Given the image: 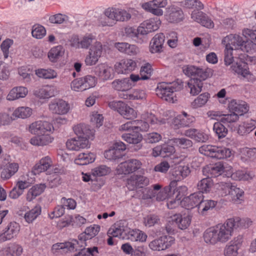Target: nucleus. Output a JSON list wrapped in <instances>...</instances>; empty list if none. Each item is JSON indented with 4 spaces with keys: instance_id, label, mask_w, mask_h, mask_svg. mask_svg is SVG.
Here are the masks:
<instances>
[{
    "instance_id": "nucleus-23",
    "label": "nucleus",
    "mask_w": 256,
    "mask_h": 256,
    "mask_svg": "<svg viewBox=\"0 0 256 256\" xmlns=\"http://www.w3.org/2000/svg\"><path fill=\"white\" fill-rule=\"evenodd\" d=\"M164 36L163 34H156L151 40L150 50L152 53L160 52L162 50L164 42Z\"/></svg>"
},
{
    "instance_id": "nucleus-45",
    "label": "nucleus",
    "mask_w": 256,
    "mask_h": 256,
    "mask_svg": "<svg viewBox=\"0 0 256 256\" xmlns=\"http://www.w3.org/2000/svg\"><path fill=\"white\" fill-rule=\"evenodd\" d=\"M170 141L172 144L184 149L191 148L193 145V142L191 140L184 137L180 138H174L171 139Z\"/></svg>"
},
{
    "instance_id": "nucleus-59",
    "label": "nucleus",
    "mask_w": 256,
    "mask_h": 256,
    "mask_svg": "<svg viewBox=\"0 0 256 256\" xmlns=\"http://www.w3.org/2000/svg\"><path fill=\"white\" fill-rule=\"evenodd\" d=\"M209 96L210 94L207 92L200 94L192 102V107L196 108L203 106L208 102Z\"/></svg>"
},
{
    "instance_id": "nucleus-51",
    "label": "nucleus",
    "mask_w": 256,
    "mask_h": 256,
    "mask_svg": "<svg viewBox=\"0 0 256 256\" xmlns=\"http://www.w3.org/2000/svg\"><path fill=\"white\" fill-rule=\"evenodd\" d=\"M96 42H100L96 41L95 37L92 34L84 36L82 40L78 42V46L82 48L88 49L90 46L95 45Z\"/></svg>"
},
{
    "instance_id": "nucleus-64",
    "label": "nucleus",
    "mask_w": 256,
    "mask_h": 256,
    "mask_svg": "<svg viewBox=\"0 0 256 256\" xmlns=\"http://www.w3.org/2000/svg\"><path fill=\"white\" fill-rule=\"evenodd\" d=\"M82 78L86 90L94 87L97 82L96 78L94 76L88 75Z\"/></svg>"
},
{
    "instance_id": "nucleus-41",
    "label": "nucleus",
    "mask_w": 256,
    "mask_h": 256,
    "mask_svg": "<svg viewBox=\"0 0 256 256\" xmlns=\"http://www.w3.org/2000/svg\"><path fill=\"white\" fill-rule=\"evenodd\" d=\"M231 68L235 72L244 78H246L250 74L248 66L246 63L244 62L240 61L239 62H236Z\"/></svg>"
},
{
    "instance_id": "nucleus-14",
    "label": "nucleus",
    "mask_w": 256,
    "mask_h": 256,
    "mask_svg": "<svg viewBox=\"0 0 256 256\" xmlns=\"http://www.w3.org/2000/svg\"><path fill=\"white\" fill-rule=\"evenodd\" d=\"M102 44L100 42H96L95 45H92L90 48L88 55L85 59L86 64L87 66L95 64L102 55Z\"/></svg>"
},
{
    "instance_id": "nucleus-6",
    "label": "nucleus",
    "mask_w": 256,
    "mask_h": 256,
    "mask_svg": "<svg viewBox=\"0 0 256 256\" xmlns=\"http://www.w3.org/2000/svg\"><path fill=\"white\" fill-rule=\"evenodd\" d=\"M110 108L116 110L121 116L126 119H131L136 116V112L132 108L122 101H112L109 102Z\"/></svg>"
},
{
    "instance_id": "nucleus-47",
    "label": "nucleus",
    "mask_w": 256,
    "mask_h": 256,
    "mask_svg": "<svg viewBox=\"0 0 256 256\" xmlns=\"http://www.w3.org/2000/svg\"><path fill=\"white\" fill-rule=\"evenodd\" d=\"M96 158L93 153H82L78 154L76 164L80 165H86L94 162Z\"/></svg>"
},
{
    "instance_id": "nucleus-36",
    "label": "nucleus",
    "mask_w": 256,
    "mask_h": 256,
    "mask_svg": "<svg viewBox=\"0 0 256 256\" xmlns=\"http://www.w3.org/2000/svg\"><path fill=\"white\" fill-rule=\"evenodd\" d=\"M53 140L54 138L49 134H42L32 137L30 140V142L34 146H44L51 143Z\"/></svg>"
},
{
    "instance_id": "nucleus-19",
    "label": "nucleus",
    "mask_w": 256,
    "mask_h": 256,
    "mask_svg": "<svg viewBox=\"0 0 256 256\" xmlns=\"http://www.w3.org/2000/svg\"><path fill=\"white\" fill-rule=\"evenodd\" d=\"M49 108L54 114H66L70 110L68 104L62 100H56L49 104Z\"/></svg>"
},
{
    "instance_id": "nucleus-40",
    "label": "nucleus",
    "mask_w": 256,
    "mask_h": 256,
    "mask_svg": "<svg viewBox=\"0 0 256 256\" xmlns=\"http://www.w3.org/2000/svg\"><path fill=\"white\" fill-rule=\"evenodd\" d=\"M188 86L192 96L197 95L202 91L203 82L196 78H191L188 82Z\"/></svg>"
},
{
    "instance_id": "nucleus-29",
    "label": "nucleus",
    "mask_w": 256,
    "mask_h": 256,
    "mask_svg": "<svg viewBox=\"0 0 256 256\" xmlns=\"http://www.w3.org/2000/svg\"><path fill=\"white\" fill-rule=\"evenodd\" d=\"M28 89L24 86H16L12 88L6 96V100H14L20 98H24L28 94Z\"/></svg>"
},
{
    "instance_id": "nucleus-37",
    "label": "nucleus",
    "mask_w": 256,
    "mask_h": 256,
    "mask_svg": "<svg viewBox=\"0 0 256 256\" xmlns=\"http://www.w3.org/2000/svg\"><path fill=\"white\" fill-rule=\"evenodd\" d=\"M204 238L206 243L215 244L218 242V236L216 226L207 229L204 232Z\"/></svg>"
},
{
    "instance_id": "nucleus-44",
    "label": "nucleus",
    "mask_w": 256,
    "mask_h": 256,
    "mask_svg": "<svg viewBox=\"0 0 256 256\" xmlns=\"http://www.w3.org/2000/svg\"><path fill=\"white\" fill-rule=\"evenodd\" d=\"M213 185V182L210 178L207 176L201 180L197 184L198 192L208 193L210 192Z\"/></svg>"
},
{
    "instance_id": "nucleus-55",
    "label": "nucleus",
    "mask_w": 256,
    "mask_h": 256,
    "mask_svg": "<svg viewBox=\"0 0 256 256\" xmlns=\"http://www.w3.org/2000/svg\"><path fill=\"white\" fill-rule=\"evenodd\" d=\"M217 146L204 144L199 148V152L205 156H209L212 158H215L216 151V150Z\"/></svg>"
},
{
    "instance_id": "nucleus-60",
    "label": "nucleus",
    "mask_w": 256,
    "mask_h": 256,
    "mask_svg": "<svg viewBox=\"0 0 256 256\" xmlns=\"http://www.w3.org/2000/svg\"><path fill=\"white\" fill-rule=\"evenodd\" d=\"M32 34L33 37L40 39L46 35V30L43 26L40 24H35L32 27Z\"/></svg>"
},
{
    "instance_id": "nucleus-13",
    "label": "nucleus",
    "mask_w": 256,
    "mask_h": 256,
    "mask_svg": "<svg viewBox=\"0 0 256 256\" xmlns=\"http://www.w3.org/2000/svg\"><path fill=\"white\" fill-rule=\"evenodd\" d=\"M54 130L52 124L46 121L39 120L32 123L29 126V131L34 134H44Z\"/></svg>"
},
{
    "instance_id": "nucleus-43",
    "label": "nucleus",
    "mask_w": 256,
    "mask_h": 256,
    "mask_svg": "<svg viewBox=\"0 0 256 256\" xmlns=\"http://www.w3.org/2000/svg\"><path fill=\"white\" fill-rule=\"evenodd\" d=\"M18 166L16 163L9 164L6 168L2 169L0 174L2 178L8 180L18 170Z\"/></svg>"
},
{
    "instance_id": "nucleus-63",
    "label": "nucleus",
    "mask_w": 256,
    "mask_h": 256,
    "mask_svg": "<svg viewBox=\"0 0 256 256\" xmlns=\"http://www.w3.org/2000/svg\"><path fill=\"white\" fill-rule=\"evenodd\" d=\"M224 62L226 66H229L232 64L234 62V56L232 54V48L224 46Z\"/></svg>"
},
{
    "instance_id": "nucleus-12",
    "label": "nucleus",
    "mask_w": 256,
    "mask_h": 256,
    "mask_svg": "<svg viewBox=\"0 0 256 256\" xmlns=\"http://www.w3.org/2000/svg\"><path fill=\"white\" fill-rule=\"evenodd\" d=\"M104 15L109 19L116 21H127L131 18V15L124 10L108 8L104 11Z\"/></svg>"
},
{
    "instance_id": "nucleus-42",
    "label": "nucleus",
    "mask_w": 256,
    "mask_h": 256,
    "mask_svg": "<svg viewBox=\"0 0 256 256\" xmlns=\"http://www.w3.org/2000/svg\"><path fill=\"white\" fill-rule=\"evenodd\" d=\"M217 202L211 200H202L198 207V212L202 215H205L209 210H212L216 205Z\"/></svg>"
},
{
    "instance_id": "nucleus-39",
    "label": "nucleus",
    "mask_w": 256,
    "mask_h": 256,
    "mask_svg": "<svg viewBox=\"0 0 256 256\" xmlns=\"http://www.w3.org/2000/svg\"><path fill=\"white\" fill-rule=\"evenodd\" d=\"M112 69L105 64H101L96 68V74L104 80H107L112 78Z\"/></svg>"
},
{
    "instance_id": "nucleus-1",
    "label": "nucleus",
    "mask_w": 256,
    "mask_h": 256,
    "mask_svg": "<svg viewBox=\"0 0 256 256\" xmlns=\"http://www.w3.org/2000/svg\"><path fill=\"white\" fill-rule=\"evenodd\" d=\"M100 230V226L98 225H94L88 227L84 232L78 236V240H72L71 242L64 243H60L53 245L56 249H67L70 252L77 250L79 248L84 247L86 244V241L90 240L96 236Z\"/></svg>"
},
{
    "instance_id": "nucleus-54",
    "label": "nucleus",
    "mask_w": 256,
    "mask_h": 256,
    "mask_svg": "<svg viewBox=\"0 0 256 256\" xmlns=\"http://www.w3.org/2000/svg\"><path fill=\"white\" fill-rule=\"evenodd\" d=\"M41 212V208L36 206L34 208L26 212L24 214V219L28 223L32 222Z\"/></svg>"
},
{
    "instance_id": "nucleus-49",
    "label": "nucleus",
    "mask_w": 256,
    "mask_h": 256,
    "mask_svg": "<svg viewBox=\"0 0 256 256\" xmlns=\"http://www.w3.org/2000/svg\"><path fill=\"white\" fill-rule=\"evenodd\" d=\"M6 256H20L22 252V247L17 244H13L4 250Z\"/></svg>"
},
{
    "instance_id": "nucleus-53",
    "label": "nucleus",
    "mask_w": 256,
    "mask_h": 256,
    "mask_svg": "<svg viewBox=\"0 0 256 256\" xmlns=\"http://www.w3.org/2000/svg\"><path fill=\"white\" fill-rule=\"evenodd\" d=\"M36 75L45 79L54 78L57 76V73L52 69H38L36 70Z\"/></svg>"
},
{
    "instance_id": "nucleus-22",
    "label": "nucleus",
    "mask_w": 256,
    "mask_h": 256,
    "mask_svg": "<svg viewBox=\"0 0 256 256\" xmlns=\"http://www.w3.org/2000/svg\"><path fill=\"white\" fill-rule=\"evenodd\" d=\"M184 134L198 142H205L209 138L208 135L196 128H190L184 132Z\"/></svg>"
},
{
    "instance_id": "nucleus-24",
    "label": "nucleus",
    "mask_w": 256,
    "mask_h": 256,
    "mask_svg": "<svg viewBox=\"0 0 256 256\" xmlns=\"http://www.w3.org/2000/svg\"><path fill=\"white\" fill-rule=\"evenodd\" d=\"M175 152L174 146L167 144L158 146L152 150V154L154 156H160L163 158L170 156Z\"/></svg>"
},
{
    "instance_id": "nucleus-5",
    "label": "nucleus",
    "mask_w": 256,
    "mask_h": 256,
    "mask_svg": "<svg viewBox=\"0 0 256 256\" xmlns=\"http://www.w3.org/2000/svg\"><path fill=\"white\" fill-rule=\"evenodd\" d=\"M141 162L136 159H130L119 164L116 172L118 174H129L141 168Z\"/></svg>"
},
{
    "instance_id": "nucleus-11",
    "label": "nucleus",
    "mask_w": 256,
    "mask_h": 256,
    "mask_svg": "<svg viewBox=\"0 0 256 256\" xmlns=\"http://www.w3.org/2000/svg\"><path fill=\"white\" fill-rule=\"evenodd\" d=\"M149 184V178L142 175L134 174L127 180V187L130 190L143 188Z\"/></svg>"
},
{
    "instance_id": "nucleus-38",
    "label": "nucleus",
    "mask_w": 256,
    "mask_h": 256,
    "mask_svg": "<svg viewBox=\"0 0 256 256\" xmlns=\"http://www.w3.org/2000/svg\"><path fill=\"white\" fill-rule=\"evenodd\" d=\"M112 87L116 90L126 92L132 88V84L129 82V78L114 80L112 83Z\"/></svg>"
},
{
    "instance_id": "nucleus-8",
    "label": "nucleus",
    "mask_w": 256,
    "mask_h": 256,
    "mask_svg": "<svg viewBox=\"0 0 256 256\" xmlns=\"http://www.w3.org/2000/svg\"><path fill=\"white\" fill-rule=\"evenodd\" d=\"M168 83L160 82L156 89V94L161 99L169 102L174 103L176 100V94L170 89Z\"/></svg>"
},
{
    "instance_id": "nucleus-17",
    "label": "nucleus",
    "mask_w": 256,
    "mask_h": 256,
    "mask_svg": "<svg viewBox=\"0 0 256 256\" xmlns=\"http://www.w3.org/2000/svg\"><path fill=\"white\" fill-rule=\"evenodd\" d=\"M203 198L204 196L202 192H196L184 198L182 202L186 208L190 210L194 207H197L198 210L199 206L202 202Z\"/></svg>"
},
{
    "instance_id": "nucleus-61",
    "label": "nucleus",
    "mask_w": 256,
    "mask_h": 256,
    "mask_svg": "<svg viewBox=\"0 0 256 256\" xmlns=\"http://www.w3.org/2000/svg\"><path fill=\"white\" fill-rule=\"evenodd\" d=\"M135 132H145L149 128V124L148 122L142 120H133Z\"/></svg>"
},
{
    "instance_id": "nucleus-4",
    "label": "nucleus",
    "mask_w": 256,
    "mask_h": 256,
    "mask_svg": "<svg viewBox=\"0 0 256 256\" xmlns=\"http://www.w3.org/2000/svg\"><path fill=\"white\" fill-rule=\"evenodd\" d=\"M190 170L188 166H176L170 170L171 178L172 180L170 182L168 186L165 187L166 190L170 191L177 186V182L186 178L190 174Z\"/></svg>"
},
{
    "instance_id": "nucleus-30",
    "label": "nucleus",
    "mask_w": 256,
    "mask_h": 256,
    "mask_svg": "<svg viewBox=\"0 0 256 256\" xmlns=\"http://www.w3.org/2000/svg\"><path fill=\"white\" fill-rule=\"evenodd\" d=\"M52 166V161L50 158L46 156L42 158L40 162L36 164L34 167L33 172L34 174H38L42 172L47 170Z\"/></svg>"
},
{
    "instance_id": "nucleus-35",
    "label": "nucleus",
    "mask_w": 256,
    "mask_h": 256,
    "mask_svg": "<svg viewBox=\"0 0 256 256\" xmlns=\"http://www.w3.org/2000/svg\"><path fill=\"white\" fill-rule=\"evenodd\" d=\"M57 92L54 86H46L34 92V95L40 98H48L54 96Z\"/></svg>"
},
{
    "instance_id": "nucleus-25",
    "label": "nucleus",
    "mask_w": 256,
    "mask_h": 256,
    "mask_svg": "<svg viewBox=\"0 0 256 256\" xmlns=\"http://www.w3.org/2000/svg\"><path fill=\"white\" fill-rule=\"evenodd\" d=\"M224 170L223 164L220 162H218L214 165L204 168L202 172L208 178H215L220 176L224 172Z\"/></svg>"
},
{
    "instance_id": "nucleus-56",
    "label": "nucleus",
    "mask_w": 256,
    "mask_h": 256,
    "mask_svg": "<svg viewBox=\"0 0 256 256\" xmlns=\"http://www.w3.org/2000/svg\"><path fill=\"white\" fill-rule=\"evenodd\" d=\"M217 146L204 144L199 148V152L205 156H209L212 158H215L216 151V150Z\"/></svg>"
},
{
    "instance_id": "nucleus-62",
    "label": "nucleus",
    "mask_w": 256,
    "mask_h": 256,
    "mask_svg": "<svg viewBox=\"0 0 256 256\" xmlns=\"http://www.w3.org/2000/svg\"><path fill=\"white\" fill-rule=\"evenodd\" d=\"M121 152L114 148L112 149L106 150L104 153V156L110 160H116L122 158Z\"/></svg>"
},
{
    "instance_id": "nucleus-2",
    "label": "nucleus",
    "mask_w": 256,
    "mask_h": 256,
    "mask_svg": "<svg viewBox=\"0 0 256 256\" xmlns=\"http://www.w3.org/2000/svg\"><path fill=\"white\" fill-rule=\"evenodd\" d=\"M222 44L224 46L231 47L233 50H241L244 52H248L252 50V44L243 39L238 34H230L223 38Z\"/></svg>"
},
{
    "instance_id": "nucleus-27",
    "label": "nucleus",
    "mask_w": 256,
    "mask_h": 256,
    "mask_svg": "<svg viewBox=\"0 0 256 256\" xmlns=\"http://www.w3.org/2000/svg\"><path fill=\"white\" fill-rule=\"evenodd\" d=\"M73 130L77 136H80L88 140L93 137V130L85 124H80L75 126L73 127Z\"/></svg>"
},
{
    "instance_id": "nucleus-10",
    "label": "nucleus",
    "mask_w": 256,
    "mask_h": 256,
    "mask_svg": "<svg viewBox=\"0 0 256 256\" xmlns=\"http://www.w3.org/2000/svg\"><path fill=\"white\" fill-rule=\"evenodd\" d=\"M165 16L166 20L171 23H178L184 18L182 9L174 5H171L166 8Z\"/></svg>"
},
{
    "instance_id": "nucleus-48",
    "label": "nucleus",
    "mask_w": 256,
    "mask_h": 256,
    "mask_svg": "<svg viewBox=\"0 0 256 256\" xmlns=\"http://www.w3.org/2000/svg\"><path fill=\"white\" fill-rule=\"evenodd\" d=\"M32 113V110L28 107H19L13 112L12 116L15 118H26L29 117Z\"/></svg>"
},
{
    "instance_id": "nucleus-20",
    "label": "nucleus",
    "mask_w": 256,
    "mask_h": 256,
    "mask_svg": "<svg viewBox=\"0 0 256 256\" xmlns=\"http://www.w3.org/2000/svg\"><path fill=\"white\" fill-rule=\"evenodd\" d=\"M122 139L129 144H133L132 148L135 151L140 150L142 144L140 142L142 140V135L139 132H136L134 134H126L122 135Z\"/></svg>"
},
{
    "instance_id": "nucleus-16",
    "label": "nucleus",
    "mask_w": 256,
    "mask_h": 256,
    "mask_svg": "<svg viewBox=\"0 0 256 256\" xmlns=\"http://www.w3.org/2000/svg\"><path fill=\"white\" fill-rule=\"evenodd\" d=\"M89 142L86 138L77 136L69 139L66 142L68 149L72 150H80L88 147Z\"/></svg>"
},
{
    "instance_id": "nucleus-58",
    "label": "nucleus",
    "mask_w": 256,
    "mask_h": 256,
    "mask_svg": "<svg viewBox=\"0 0 256 256\" xmlns=\"http://www.w3.org/2000/svg\"><path fill=\"white\" fill-rule=\"evenodd\" d=\"M188 190V188L185 186H180L178 188L176 186L173 189L170 190V191L166 190V192H170L172 194L173 197L176 199L180 200L182 198L186 195Z\"/></svg>"
},
{
    "instance_id": "nucleus-46",
    "label": "nucleus",
    "mask_w": 256,
    "mask_h": 256,
    "mask_svg": "<svg viewBox=\"0 0 256 256\" xmlns=\"http://www.w3.org/2000/svg\"><path fill=\"white\" fill-rule=\"evenodd\" d=\"M64 54V50L62 46L54 47L48 53V57L52 62H56Z\"/></svg>"
},
{
    "instance_id": "nucleus-57",
    "label": "nucleus",
    "mask_w": 256,
    "mask_h": 256,
    "mask_svg": "<svg viewBox=\"0 0 256 256\" xmlns=\"http://www.w3.org/2000/svg\"><path fill=\"white\" fill-rule=\"evenodd\" d=\"M232 150L225 147H216L215 158L218 159L228 158L232 156Z\"/></svg>"
},
{
    "instance_id": "nucleus-32",
    "label": "nucleus",
    "mask_w": 256,
    "mask_h": 256,
    "mask_svg": "<svg viewBox=\"0 0 256 256\" xmlns=\"http://www.w3.org/2000/svg\"><path fill=\"white\" fill-rule=\"evenodd\" d=\"M228 196L233 202L240 204L244 201V192L242 190L238 188L236 186L232 184Z\"/></svg>"
},
{
    "instance_id": "nucleus-31",
    "label": "nucleus",
    "mask_w": 256,
    "mask_h": 256,
    "mask_svg": "<svg viewBox=\"0 0 256 256\" xmlns=\"http://www.w3.org/2000/svg\"><path fill=\"white\" fill-rule=\"evenodd\" d=\"M126 234V228L120 222L114 224L108 230V235L113 237L124 238Z\"/></svg>"
},
{
    "instance_id": "nucleus-21",
    "label": "nucleus",
    "mask_w": 256,
    "mask_h": 256,
    "mask_svg": "<svg viewBox=\"0 0 256 256\" xmlns=\"http://www.w3.org/2000/svg\"><path fill=\"white\" fill-rule=\"evenodd\" d=\"M230 112L236 114L238 117L246 113L248 108L246 103L243 101H236L233 100L230 101L228 106Z\"/></svg>"
},
{
    "instance_id": "nucleus-9",
    "label": "nucleus",
    "mask_w": 256,
    "mask_h": 256,
    "mask_svg": "<svg viewBox=\"0 0 256 256\" xmlns=\"http://www.w3.org/2000/svg\"><path fill=\"white\" fill-rule=\"evenodd\" d=\"M174 238L164 236L152 241L148 246L152 250H163L170 248L174 243Z\"/></svg>"
},
{
    "instance_id": "nucleus-34",
    "label": "nucleus",
    "mask_w": 256,
    "mask_h": 256,
    "mask_svg": "<svg viewBox=\"0 0 256 256\" xmlns=\"http://www.w3.org/2000/svg\"><path fill=\"white\" fill-rule=\"evenodd\" d=\"M138 26L136 29L132 27L126 28H125V33L126 36L130 38L132 40L138 44L146 43L142 36L138 32Z\"/></svg>"
},
{
    "instance_id": "nucleus-33",
    "label": "nucleus",
    "mask_w": 256,
    "mask_h": 256,
    "mask_svg": "<svg viewBox=\"0 0 256 256\" xmlns=\"http://www.w3.org/2000/svg\"><path fill=\"white\" fill-rule=\"evenodd\" d=\"M46 186L44 184H40L32 186L28 190L26 199L28 202H31L36 198V196L40 195L46 188Z\"/></svg>"
},
{
    "instance_id": "nucleus-3",
    "label": "nucleus",
    "mask_w": 256,
    "mask_h": 256,
    "mask_svg": "<svg viewBox=\"0 0 256 256\" xmlns=\"http://www.w3.org/2000/svg\"><path fill=\"white\" fill-rule=\"evenodd\" d=\"M184 73L192 78H198L202 82L213 75V70L210 68H200L194 66H186L182 68Z\"/></svg>"
},
{
    "instance_id": "nucleus-18",
    "label": "nucleus",
    "mask_w": 256,
    "mask_h": 256,
    "mask_svg": "<svg viewBox=\"0 0 256 256\" xmlns=\"http://www.w3.org/2000/svg\"><path fill=\"white\" fill-rule=\"evenodd\" d=\"M136 62L130 59L122 60L114 66L115 71L118 74H128L134 70Z\"/></svg>"
},
{
    "instance_id": "nucleus-52",
    "label": "nucleus",
    "mask_w": 256,
    "mask_h": 256,
    "mask_svg": "<svg viewBox=\"0 0 256 256\" xmlns=\"http://www.w3.org/2000/svg\"><path fill=\"white\" fill-rule=\"evenodd\" d=\"M220 121L215 122L213 126V130L218 139L226 137L228 132V129Z\"/></svg>"
},
{
    "instance_id": "nucleus-7",
    "label": "nucleus",
    "mask_w": 256,
    "mask_h": 256,
    "mask_svg": "<svg viewBox=\"0 0 256 256\" xmlns=\"http://www.w3.org/2000/svg\"><path fill=\"white\" fill-rule=\"evenodd\" d=\"M234 222L228 219L224 224L216 226L220 242H226L230 239L234 230Z\"/></svg>"
},
{
    "instance_id": "nucleus-50",
    "label": "nucleus",
    "mask_w": 256,
    "mask_h": 256,
    "mask_svg": "<svg viewBox=\"0 0 256 256\" xmlns=\"http://www.w3.org/2000/svg\"><path fill=\"white\" fill-rule=\"evenodd\" d=\"M232 184L230 182H220L217 184L216 190L222 196H228Z\"/></svg>"
},
{
    "instance_id": "nucleus-28",
    "label": "nucleus",
    "mask_w": 256,
    "mask_h": 256,
    "mask_svg": "<svg viewBox=\"0 0 256 256\" xmlns=\"http://www.w3.org/2000/svg\"><path fill=\"white\" fill-rule=\"evenodd\" d=\"M17 226L18 224L16 222L10 223L7 226L6 230L0 234V242H3L12 238L18 231Z\"/></svg>"
},
{
    "instance_id": "nucleus-26",
    "label": "nucleus",
    "mask_w": 256,
    "mask_h": 256,
    "mask_svg": "<svg viewBox=\"0 0 256 256\" xmlns=\"http://www.w3.org/2000/svg\"><path fill=\"white\" fill-rule=\"evenodd\" d=\"M172 220L176 222L178 227L181 230L186 229L191 222L190 216L186 214H175L172 216Z\"/></svg>"
},
{
    "instance_id": "nucleus-15",
    "label": "nucleus",
    "mask_w": 256,
    "mask_h": 256,
    "mask_svg": "<svg viewBox=\"0 0 256 256\" xmlns=\"http://www.w3.org/2000/svg\"><path fill=\"white\" fill-rule=\"evenodd\" d=\"M160 22H157L154 20H148L142 23L138 26V32L144 38L145 42L148 40V34L156 30L159 28Z\"/></svg>"
}]
</instances>
